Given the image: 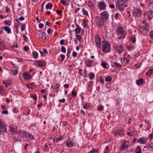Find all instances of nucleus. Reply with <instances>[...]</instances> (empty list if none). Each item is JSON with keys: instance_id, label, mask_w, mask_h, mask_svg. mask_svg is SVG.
<instances>
[{"instance_id": "58", "label": "nucleus", "mask_w": 153, "mask_h": 153, "mask_svg": "<svg viewBox=\"0 0 153 153\" xmlns=\"http://www.w3.org/2000/svg\"><path fill=\"white\" fill-rule=\"evenodd\" d=\"M13 111L14 113H17L18 112V109L16 107H14L13 109Z\"/></svg>"}, {"instance_id": "9", "label": "nucleus", "mask_w": 153, "mask_h": 153, "mask_svg": "<svg viewBox=\"0 0 153 153\" xmlns=\"http://www.w3.org/2000/svg\"><path fill=\"white\" fill-rule=\"evenodd\" d=\"M101 19L103 20L106 21L108 18V15L106 13V12H104L100 14Z\"/></svg>"}, {"instance_id": "17", "label": "nucleus", "mask_w": 153, "mask_h": 153, "mask_svg": "<svg viewBox=\"0 0 153 153\" xmlns=\"http://www.w3.org/2000/svg\"><path fill=\"white\" fill-rule=\"evenodd\" d=\"M23 77L26 79H27L31 77V76L28 72H26L23 74Z\"/></svg>"}, {"instance_id": "53", "label": "nucleus", "mask_w": 153, "mask_h": 153, "mask_svg": "<svg viewBox=\"0 0 153 153\" xmlns=\"http://www.w3.org/2000/svg\"><path fill=\"white\" fill-rule=\"evenodd\" d=\"M83 25L84 26L85 28L88 25V24L86 22V21H84V20H83Z\"/></svg>"}, {"instance_id": "43", "label": "nucleus", "mask_w": 153, "mask_h": 153, "mask_svg": "<svg viewBox=\"0 0 153 153\" xmlns=\"http://www.w3.org/2000/svg\"><path fill=\"white\" fill-rule=\"evenodd\" d=\"M114 66H116L118 68L121 67V65L119 63L115 62H114Z\"/></svg>"}, {"instance_id": "56", "label": "nucleus", "mask_w": 153, "mask_h": 153, "mask_svg": "<svg viewBox=\"0 0 153 153\" xmlns=\"http://www.w3.org/2000/svg\"><path fill=\"white\" fill-rule=\"evenodd\" d=\"M16 59L18 62H22L23 60L22 58L17 57L16 58Z\"/></svg>"}, {"instance_id": "61", "label": "nucleus", "mask_w": 153, "mask_h": 153, "mask_svg": "<svg viewBox=\"0 0 153 153\" xmlns=\"http://www.w3.org/2000/svg\"><path fill=\"white\" fill-rule=\"evenodd\" d=\"M1 113L4 114H7L8 113V111L7 110H4L2 111L1 112Z\"/></svg>"}, {"instance_id": "23", "label": "nucleus", "mask_w": 153, "mask_h": 153, "mask_svg": "<svg viewBox=\"0 0 153 153\" xmlns=\"http://www.w3.org/2000/svg\"><path fill=\"white\" fill-rule=\"evenodd\" d=\"M3 28L4 30L8 34L10 33L11 32V29L10 28L7 26L2 27Z\"/></svg>"}, {"instance_id": "55", "label": "nucleus", "mask_w": 153, "mask_h": 153, "mask_svg": "<svg viewBox=\"0 0 153 153\" xmlns=\"http://www.w3.org/2000/svg\"><path fill=\"white\" fill-rule=\"evenodd\" d=\"M34 66L38 67V62L37 60L35 61L34 62L33 64Z\"/></svg>"}, {"instance_id": "63", "label": "nucleus", "mask_w": 153, "mask_h": 153, "mask_svg": "<svg viewBox=\"0 0 153 153\" xmlns=\"http://www.w3.org/2000/svg\"><path fill=\"white\" fill-rule=\"evenodd\" d=\"M72 55L74 57H76L77 56V53L75 51H74Z\"/></svg>"}, {"instance_id": "3", "label": "nucleus", "mask_w": 153, "mask_h": 153, "mask_svg": "<svg viewBox=\"0 0 153 153\" xmlns=\"http://www.w3.org/2000/svg\"><path fill=\"white\" fill-rule=\"evenodd\" d=\"M9 131L12 134H17L18 129L17 126L12 125H10L9 127Z\"/></svg>"}, {"instance_id": "40", "label": "nucleus", "mask_w": 153, "mask_h": 153, "mask_svg": "<svg viewBox=\"0 0 153 153\" xmlns=\"http://www.w3.org/2000/svg\"><path fill=\"white\" fill-rule=\"evenodd\" d=\"M71 94L72 95V97H76L77 95V93L74 90L72 91L71 92Z\"/></svg>"}, {"instance_id": "6", "label": "nucleus", "mask_w": 153, "mask_h": 153, "mask_svg": "<svg viewBox=\"0 0 153 153\" xmlns=\"http://www.w3.org/2000/svg\"><path fill=\"white\" fill-rule=\"evenodd\" d=\"M120 1H118L116 5L117 8L120 11H121L124 10L125 5L123 3H120Z\"/></svg>"}, {"instance_id": "51", "label": "nucleus", "mask_w": 153, "mask_h": 153, "mask_svg": "<svg viewBox=\"0 0 153 153\" xmlns=\"http://www.w3.org/2000/svg\"><path fill=\"white\" fill-rule=\"evenodd\" d=\"M61 51L64 53L66 52V49L65 47L62 46L61 48Z\"/></svg>"}, {"instance_id": "11", "label": "nucleus", "mask_w": 153, "mask_h": 153, "mask_svg": "<svg viewBox=\"0 0 153 153\" xmlns=\"http://www.w3.org/2000/svg\"><path fill=\"white\" fill-rule=\"evenodd\" d=\"M98 5L100 9L104 10L106 8V4L102 1L99 2L98 3Z\"/></svg>"}, {"instance_id": "36", "label": "nucleus", "mask_w": 153, "mask_h": 153, "mask_svg": "<svg viewBox=\"0 0 153 153\" xmlns=\"http://www.w3.org/2000/svg\"><path fill=\"white\" fill-rule=\"evenodd\" d=\"M33 55L35 59H36L38 56V54L37 52L34 51L33 53Z\"/></svg>"}, {"instance_id": "22", "label": "nucleus", "mask_w": 153, "mask_h": 153, "mask_svg": "<svg viewBox=\"0 0 153 153\" xmlns=\"http://www.w3.org/2000/svg\"><path fill=\"white\" fill-rule=\"evenodd\" d=\"M88 77L90 79H92L94 78L95 75V74L92 72H90L88 74Z\"/></svg>"}, {"instance_id": "64", "label": "nucleus", "mask_w": 153, "mask_h": 153, "mask_svg": "<svg viewBox=\"0 0 153 153\" xmlns=\"http://www.w3.org/2000/svg\"><path fill=\"white\" fill-rule=\"evenodd\" d=\"M150 37L153 39V30H152L150 33Z\"/></svg>"}, {"instance_id": "26", "label": "nucleus", "mask_w": 153, "mask_h": 153, "mask_svg": "<svg viewBox=\"0 0 153 153\" xmlns=\"http://www.w3.org/2000/svg\"><path fill=\"white\" fill-rule=\"evenodd\" d=\"M46 65L44 61H39V67L45 66Z\"/></svg>"}, {"instance_id": "4", "label": "nucleus", "mask_w": 153, "mask_h": 153, "mask_svg": "<svg viewBox=\"0 0 153 153\" xmlns=\"http://www.w3.org/2000/svg\"><path fill=\"white\" fill-rule=\"evenodd\" d=\"M144 16L147 15L148 19L150 20L153 18V11L152 10H149L146 12H144L143 14Z\"/></svg>"}, {"instance_id": "7", "label": "nucleus", "mask_w": 153, "mask_h": 153, "mask_svg": "<svg viewBox=\"0 0 153 153\" xmlns=\"http://www.w3.org/2000/svg\"><path fill=\"white\" fill-rule=\"evenodd\" d=\"M96 24L97 26L101 27L104 25V22L101 18L97 17L96 20Z\"/></svg>"}, {"instance_id": "47", "label": "nucleus", "mask_w": 153, "mask_h": 153, "mask_svg": "<svg viewBox=\"0 0 153 153\" xmlns=\"http://www.w3.org/2000/svg\"><path fill=\"white\" fill-rule=\"evenodd\" d=\"M0 44L1 48L2 47L4 49H5V46L4 43L3 42H1L0 43Z\"/></svg>"}, {"instance_id": "45", "label": "nucleus", "mask_w": 153, "mask_h": 153, "mask_svg": "<svg viewBox=\"0 0 153 153\" xmlns=\"http://www.w3.org/2000/svg\"><path fill=\"white\" fill-rule=\"evenodd\" d=\"M130 40L132 41L133 43H135L136 42V38L135 36H134L132 37H131Z\"/></svg>"}, {"instance_id": "39", "label": "nucleus", "mask_w": 153, "mask_h": 153, "mask_svg": "<svg viewBox=\"0 0 153 153\" xmlns=\"http://www.w3.org/2000/svg\"><path fill=\"white\" fill-rule=\"evenodd\" d=\"M151 72V69H149L148 71L146 73V75L148 76H151V75L152 74Z\"/></svg>"}, {"instance_id": "49", "label": "nucleus", "mask_w": 153, "mask_h": 153, "mask_svg": "<svg viewBox=\"0 0 153 153\" xmlns=\"http://www.w3.org/2000/svg\"><path fill=\"white\" fill-rule=\"evenodd\" d=\"M76 36L77 37V39L79 42H81L82 40V36L80 35H76Z\"/></svg>"}, {"instance_id": "12", "label": "nucleus", "mask_w": 153, "mask_h": 153, "mask_svg": "<svg viewBox=\"0 0 153 153\" xmlns=\"http://www.w3.org/2000/svg\"><path fill=\"white\" fill-rule=\"evenodd\" d=\"M148 139L146 137H143L139 139L138 142L142 144H144L146 143Z\"/></svg>"}, {"instance_id": "20", "label": "nucleus", "mask_w": 153, "mask_h": 153, "mask_svg": "<svg viewBox=\"0 0 153 153\" xmlns=\"http://www.w3.org/2000/svg\"><path fill=\"white\" fill-rule=\"evenodd\" d=\"M93 62V61L91 60H88L85 62V63L87 66L88 67H91V64Z\"/></svg>"}, {"instance_id": "33", "label": "nucleus", "mask_w": 153, "mask_h": 153, "mask_svg": "<svg viewBox=\"0 0 153 153\" xmlns=\"http://www.w3.org/2000/svg\"><path fill=\"white\" fill-rule=\"evenodd\" d=\"M24 19V17L23 16H21L18 19H16L15 20L18 23H19V21H23Z\"/></svg>"}, {"instance_id": "21", "label": "nucleus", "mask_w": 153, "mask_h": 153, "mask_svg": "<svg viewBox=\"0 0 153 153\" xmlns=\"http://www.w3.org/2000/svg\"><path fill=\"white\" fill-rule=\"evenodd\" d=\"M115 134L122 136L123 135V131L122 130H118L115 133Z\"/></svg>"}, {"instance_id": "30", "label": "nucleus", "mask_w": 153, "mask_h": 153, "mask_svg": "<svg viewBox=\"0 0 153 153\" xmlns=\"http://www.w3.org/2000/svg\"><path fill=\"white\" fill-rule=\"evenodd\" d=\"M82 12L83 14L84 15L88 16V12L84 8H82Z\"/></svg>"}, {"instance_id": "59", "label": "nucleus", "mask_w": 153, "mask_h": 153, "mask_svg": "<svg viewBox=\"0 0 153 153\" xmlns=\"http://www.w3.org/2000/svg\"><path fill=\"white\" fill-rule=\"evenodd\" d=\"M5 127H6L4 123H3L2 125H1V126H0V129H3L2 128H4V131H5V129H4V128H5Z\"/></svg>"}, {"instance_id": "2", "label": "nucleus", "mask_w": 153, "mask_h": 153, "mask_svg": "<svg viewBox=\"0 0 153 153\" xmlns=\"http://www.w3.org/2000/svg\"><path fill=\"white\" fill-rule=\"evenodd\" d=\"M149 24L146 23L143 26H140L138 31L141 33L146 34L149 31Z\"/></svg>"}, {"instance_id": "27", "label": "nucleus", "mask_w": 153, "mask_h": 153, "mask_svg": "<svg viewBox=\"0 0 153 153\" xmlns=\"http://www.w3.org/2000/svg\"><path fill=\"white\" fill-rule=\"evenodd\" d=\"M136 150H137V151H136L135 152V153H141L142 152L141 151V149L140 146H138Z\"/></svg>"}, {"instance_id": "42", "label": "nucleus", "mask_w": 153, "mask_h": 153, "mask_svg": "<svg viewBox=\"0 0 153 153\" xmlns=\"http://www.w3.org/2000/svg\"><path fill=\"white\" fill-rule=\"evenodd\" d=\"M2 129H0V135H1L2 134V132H3L4 133H6L7 131V128L6 127L4 128V129H5V131H4V128H3Z\"/></svg>"}, {"instance_id": "48", "label": "nucleus", "mask_w": 153, "mask_h": 153, "mask_svg": "<svg viewBox=\"0 0 153 153\" xmlns=\"http://www.w3.org/2000/svg\"><path fill=\"white\" fill-rule=\"evenodd\" d=\"M124 59V62H125V64H128L129 62V59L127 57H125L123 58Z\"/></svg>"}, {"instance_id": "1", "label": "nucleus", "mask_w": 153, "mask_h": 153, "mask_svg": "<svg viewBox=\"0 0 153 153\" xmlns=\"http://www.w3.org/2000/svg\"><path fill=\"white\" fill-rule=\"evenodd\" d=\"M102 51L105 53L109 52L111 47L109 42L105 40L102 41Z\"/></svg>"}, {"instance_id": "19", "label": "nucleus", "mask_w": 153, "mask_h": 153, "mask_svg": "<svg viewBox=\"0 0 153 153\" xmlns=\"http://www.w3.org/2000/svg\"><path fill=\"white\" fill-rule=\"evenodd\" d=\"M136 83L137 85H142L144 83V81L143 79L140 78L136 80Z\"/></svg>"}, {"instance_id": "50", "label": "nucleus", "mask_w": 153, "mask_h": 153, "mask_svg": "<svg viewBox=\"0 0 153 153\" xmlns=\"http://www.w3.org/2000/svg\"><path fill=\"white\" fill-rule=\"evenodd\" d=\"M89 107V104L87 103H85V104H84L83 105V108H84L85 109H87Z\"/></svg>"}, {"instance_id": "54", "label": "nucleus", "mask_w": 153, "mask_h": 153, "mask_svg": "<svg viewBox=\"0 0 153 153\" xmlns=\"http://www.w3.org/2000/svg\"><path fill=\"white\" fill-rule=\"evenodd\" d=\"M25 24H23L22 25L21 27V30L22 32L24 31L25 29Z\"/></svg>"}, {"instance_id": "52", "label": "nucleus", "mask_w": 153, "mask_h": 153, "mask_svg": "<svg viewBox=\"0 0 153 153\" xmlns=\"http://www.w3.org/2000/svg\"><path fill=\"white\" fill-rule=\"evenodd\" d=\"M60 57L61 58L60 60L61 61H63L65 58V56L62 54H61L60 55Z\"/></svg>"}, {"instance_id": "60", "label": "nucleus", "mask_w": 153, "mask_h": 153, "mask_svg": "<svg viewBox=\"0 0 153 153\" xmlns=\"http://www.w3.org/2000/svg\"><path fill=\"white\" fill-rule=\"evenodd\" d=\"M93 83V82L91 81L89 82L88 84V88H90L92 85V84Z\"/></svg>"}, {"instance_id": "13", "label": "nucleus", "mask_w": 153, "mask_h": 153, "mask_svg": "<svg viewBox=\"0 0 153 153\" xmlns=\"http://www.w3.org/2000/svg\"><path fill=\"white\" fill-rule=\"evenodd\" d=\"M123 29L121 27H119L117 28V33L118 35L120 34L125 33L123 31Z\"/></svg>"}, {"instance_id": "5", "label": "nucleus", "mask_w": 153, "mask_h": 153, "mask_svg": "<svg viewBox=\"0 0 153 153\" xmlns=\"http://www.w3.org/2000/svg\"><path fill=\"white\" fill-rule=\"evenodd\" d=\"M142 14L141 10L139 8H137L133 11V14L135 17H140Z\"/></svg>"}, {"instance_id": "35", "label": "nucleus", "mask_w": 153, "mask_h": 153, "mask_svg": "<svg viewBox=\"0 0 153 153\" xmlns=\"http://www.w3.org/2000/svg\"><path fill=\"white\" fill-rule=\"evenodd\" d=\"M71 49L70 48H68L67 50V56L68 58L70 57V54L71 51Z\"/></svg>"}, {"instance_id": "46", "label": "nucleus", "mask_w": 153, "mask_h": 153, "mask_svg": "<svg viewBox=\"0 0 153 153\" xmlns=\"http://www.w3.org/2000/svg\"><path fill=\"white\" fill-rule=\"evenodd\" d=\"M4 84H7L9 85H10L11 84V82L10 80L8 81H3Z\"/></svg>"}, {"instance_id": "24", "label": "nucleus", "mask_w": 153, "mask_h": 153, "mask_svg": "<svg viewBox=\"0 0 153 153\" xmlns=\"http://www.w3.org/2000/svg\"><path fill=\"white\" fill-rule=\"evenodd\" d=\"M120 36H119L118 37V38L119 39H120L122 38H124L126 36V34L125 33L120 34Z\"/></svg>"}, {"instance_id": "16", "label": "nucleus", "mask_w": 153, "mask_h": 153, "mask_svg": "<svg viewBox=\"0 0 153 153\" xmlns=\"http://www.w3.org/2000/svg\"><path fill=\"white\" fill-rule=\"evenodd\" d=\"M128 145L125 143H123L121 146L120 148V151H122L123 149L127 148L128 147Z\"/></svg>"}, {"instance_id": "44", "label": "nucleus", "mask_w": 153, "mask_h": 153, "mask_svg": "<svg viewBox=\"0 0 153 153\" xmlns=\"http://www.w3.org/2000/svg\"><path fill=\"white\" fill-rule=\"evenodd\" d=\"M104 107L102 105H101L98 108H97V109L99 111L103 110L104 109Z\"/></svg>"}, {"instance_id": "32", "label": "nucleus", "mask_w": 153, "mask_h": 153, "mask_svg": "<svg viewBox=\"0 0 153 153\" xmlns=\"http://www.w3.org/2000/svg\"><path fill=\"white\" fill-rule=\"evenodd\" d=\"M34 85L33 83H32L31 84H27L26 86L28 88L33 89L34 87Z\"/></svg>"}, {"instance_id": "62", "label": "nucleus", "mask_w": 153, "mask_h": 153, "mask_svg": "<svg viewBox=\"0 0 153 153\" xmlns=\"http://www.w3.org/2000/svg\"><path fill=\"white\" fill-rule=\"evenodd\" d=\"M101 65L102 67H103L104 68H106V64L105 62H103L101 64Z\"/></svg>"}, {"instance_id": "8", "label": "nucleus", "mask_w": 153, "mask_h": 153, "mask_svg": "<svg viewBox=\"0 0 153 153\" xmlns=\"http://www.w3.org/2000/svg\"><path fill=\"white\" fill-rule=\"evenodd\" d=\"M95 41L97 46L100 48L101 46V38L97 35L95 36Z\"/></svg>"}, {"instance_id": "10", "label": "nucleus", "mask_w": 153, "mask_h": 153, "mask_svg": "<svg viewBox=\"0 0 153 153\" xmlns=\"http://www.w3.org/2000/svg\"><path fill=\"white\" fill-rule=\"evenodd\" d=\"M19 133L21 134L22 133L23 134H25L26 136H28V137L30 139H33V136L31 134L25 131H21L20 130H19L18 131Z\"/></svg>"}, {"instance_id": "28", "label": "nucleus", "mask_w": 153, "mask_h": 153, "mask_svg": "<svg viewBox=\"0 0 153 153\" xmlns=\"http://www.w3.org/2000/svg\"><path fill=\"white\" fill-rule=\"evenodd\" d=\"M40 31L41 32V33H40L39 34H40V38L41 39L43 38L44 37V39H46V36H45V34L44 32H42L41 31V30H39V32Z\"/></svg>"}, {"instance_id": "29", "label": "nucleus", "mask_w": 153, "mask_h": 153, "mask_svg": "<svg viewBox=\"0 0 153 153\" xmlns=\"http://www.w3.org/2000/svg\"><path fill=\"white\" fill-rule=\"evenodd\" d=\"M53 6V4L51 3H48L46 6L45 8L47 9H51Z\"/></svg>"}, {"instance_id": "31", "label": "nucleus", "mask_w": 153, "mask_h": 153, "mask_svg": "<svg viewBox=\"0 0 153 153\" xmlns=\"http://www.w3.org/2000/svg\"><path fill=\"white\" fill-rule=\"evenodd\" d=\"M4 88L1 85H0V93L1 95L4 94Z\"/></svg>"}, {"instance_id": "15", "label": "nucleus", "mask_w": 153, "mask_h": 153, "mask_svg": "<svg viewBox=\"0 0 153 153\" xmlns=\"http://www.w3.org/2000/svg\"><path fill=\"white\" fill-rule=\"evenodd\" d=\"M66 145L68 147H71L74 146V143L72 142L70 140H68Z\"/></svg>"}, {"instance_id": "41", "label": "nucleus", "mask_w": 153, "mask_h": 153, "mask_svg": "<svg viewBox=\"0 0 153 153\" xmlns=\"http://www.w3.org/2000/svg\"><path fill=\"white\" fill-rule=\"evenodd\" d=\"M97 152L98 153V150L96 149H93L91 151L89 152L88 153H95Z\"/></svg>"}, {"instance_id": "14", "label": "nucleus", "mask_w": 153, "mask_h": 153, "mask_svg": "<svg viewBox=\"0 0 153 153\" xmlns=\"http://www.w3.org/2000/svg\"><path fill=\"white\" fill-rule=\"evenodd\" d=\"M117 52L118 53L120 54L123 51V48L122 45H119L117 47V48L116 49Z\"/></svg>"}, {"instance_id": "25", "label": "nucleus", "mask_w": 153, "mask_h": 153, "mask_svg": "<svg viewBox=\"0 0 153 153\" xmlns=\"http://www.w3.org/2000/svg\"><path fill=\"white\" fill-rule=\"evenodd\" d=\"M81 30L82 29L81 27L80 28H76L75 29V32L76 34H78L80 33Z\"/></svg>"}, {"instance_id": "18", "label": "nucleus", "mask_w": 153, "mask_h": 153, "mask_svg": "<svg viewBox=\"0 0 153 153\" xmlns=\"http://www.w3.org/2000/svg\"><path fill=\"white\" fill-rule=\"evenodd\" d=\"M63 138L62 136H60L59 137H57L56 138H55L54 137L53 139V142L54 143H57L59 141L62 140Z\"/></svg>"}, {"instance_id": "38", "label": "nucleus", "mask_w": 153, "mask_h": 153, "mask_svg": "<svg viewBox=\"0 0 153 153\" xmlns=\"http://www.w3.org/2000/svg\"><path fill=\"white\" fill-rule=\"evenodd\" d=\"M88 5L90 7H94V6L93 3L91 1H88Z\"/></svg>"}, {"instance_id": "34", "label": "nucleus", "mask_w": 153, "mask_h": 153, "mask_svg": "<svg viewBox=\"0 0 153 153\" xmlns=\"http://www.w3.org/2000/svg\"><path fill=\"white\" fill-rule=\"evenodd\" d=\"M112 80V78L110 76L106 77L105 81L106 82H110Z\"/></svg>"}, {"instance_id": "37", "label": "nucleus", "mask_w": 153, "mask_h": 153, "mask_svg": "<svg viewBox=\"0 0 153 153\" xmlns=\"http://www.w3.org/2000/svg\"><path fill=\"white\" fill-rule=\"evenodd\" d=\"M5 24L7 25L8 26L10 25L11 24V21L8 20H5L4 21Z\"/></svg>"}, {"instance_id": "57", "label": "nucleus", "mask_w": 153, "mask_h": 153, "mask_svg": "<svg viewBox=\"0 0 153 153\" xmlns=\"http://www.w3.org/2000/svg\"><path fill=\"white\" fill-rule=\"evenodd\" d=\"M99 82L101 83H103L104 82V80L103 78L101 77L100 76L99 79Z\"/></svg>"}]
</instances>
